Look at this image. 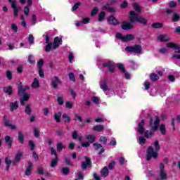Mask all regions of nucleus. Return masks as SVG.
Returning <instances> with one entry per match:
<instances>
[{
    "instance_id": "46",
    "label": "nucleus",
    "mask_w": 180,
    "mask_h": 180,
    "mask_svg": "<svg viewBox=\"0 0 180 180\" xmlns=\"http://www.w3.org/2000/svg\"><path fill=\"white\" fill-rule=\"evenodd\" d=\"M25 113L27 115H32V109L30 108V105H27L25 108Z\"/></svg>"
},
{
    "instance_id": "36",
    "label": "nucleus",
    "mask_w": 180,
    "mask_h": 180,
    "mask_svg": "<svg viewBox=\"0 0 180 180\" xmlns=\"http://www.w3.org/2000/svg\"><path fill=\"white\" fill-rule=\"evenodd\" d=\"M159 129L162 134L165 135L167 134V129H165V124H161L159 127Z\"/></svg>"
},
{
    "instance_id": "48",
    "label": "nucleus",
    "mask_w": 180,
    "mask_h": 180,
    "mask_svg": "<svg viewBox=\"0 0 180 180\" xmlns=\"http://www.w3.org/2000/svg\"><path fill=\"white\" fill-rule=\"evenodd\" d=\"M100 143H102L103 144H106L108 143V139H106V137L101 136L99 140Z\"/></svg>"
},
{
    "instance_id": "16",
    "label": "nucleus",
    "mask_w": 180,
    "mask_h": 180,
    "mask_svg": "<svg viewBox=\"0 0 180 180\" xmlns=\"http://www.w3.org/2000/svg\"><path fill=\"white\" fill-rule=\"evenodd\" d=\"M104 67H108L110 72H115V65L112 62H108L103 65Z\"/></svg>"
},
{
    "instance_id": "64",
    "label": "nucleus",
    "mask_w": 180,
    "mask_h": 180,
    "mask_svg": "<svg viewBox=\"0 0 180 180\" xmlns=\"http://www.w3.org/2000/svg\"><path fill=\"white\" fill-rule=\"evenodd\" d=\"M29 144H30V149L32 150H34V142H33L32 141H30Z\"/></svg>"
},
{
    "instance_id": "22",
    "label": "nucleus",
    "mask_w": 180,
    "mask_h": 180,
    "mask_svg": "<svg viewBox=\"0 0 180 180\" xmlns=\"http://www.w3.org/2000/svg\"><path fill=\"white\" fill-rule=\"evenodd\" d=\"M167 13H173V22H178V20H179V16L178 15V14L175 13V12H174V11L172 10H167Z\"/></svg>"
},
{
    "instance_id": "54",
    "label": "nucleus",
    "mask_w": 180,
    "mask_h": 180,
    "mask_svg": "<svg viewBox=\"0 0 180 180\" xmlns=\"http://www.w3.org/2000/svg\"><path fill=\"white\" fill-rule=\"evenodd\" d=\"M146 143V139L143 136L139 137V144L143 146Z\"/></svg>"
},
{
    "instance_id": "61",
    "label": "nucleus",
    "mask_w": 180,
    "mask_h": 180,
    "mask_svg": "<svg viewBox=\"0 0 180 180\" xmlns=\"http://www.w3.org/2000/svg\"><path fill=\"white\" fill-rule=\"evenodd\" d=\"M160 53H162V54H167V53H168V49L166 48H162L160 49Z\"/></svg>"
},
{
    "instance_id": "43",
    "label": "nucleus",
    "mask_w": 180,
    "mask_h": 180,
    "mask_svg": "<svg viewBox=\"0 0 180 180\" xmlns=\"http://www.w3.org/2000/svg\"><path fill=\"white\" fill-rule=\"evenodd\" d=\"M150 78L151 81H158V79H160V77L158 75H157V74H155V73H152L150 75Z\"/></svg>"
},
{
    "instance_id": "45",
    "label": "nucleus",
    "mask_w": 180,
    "mask_h": 180,
    "mask_svg": "<svg viewBox=\"0 0 180 180\" xmlns=\"http://www.w3.org/2000/svg\"><path fill=\"white\" fill-rule=\"evenodd\" d=\"M105 12H101L99 14H98V22H102V20H103L105 16Z\"/></svg>"
},
{
    "instance_id": "21",
    "label": "nucleus",
    "mask_w": 180,
    "mask_h": 180,
    "mask_svg": "<svg viewBox=\"0 0 180 180\" xmlns=\"http://www.w3.org/2000/svg\"><path fill=\"white\" fill-rule=\"evenodd\" d=\"M137 131H139L140 134L144 133V120H142L141 122L139 123Z\"/></svg>"
},
{
    "instance_id": "57",
    "label": "nucleus",
    "mask_w": 180,
    "mask_h": 180,
    "mask_svg": "<svg viewBox=\"0 0 180 180\" xmlns=\"http://www.w3.org/2000/svg\"><path fill=\"white\" fill-rule=\"evenodd\" d=\"M11 29L15 32V33H18V26L16 24H11Z\"/></svg>"
},
{
    "instance_id": "7",
    "label": "nucleus",
    "mask_w": 180,
    "mask_h": 180,
    "mask_svg": "<svg viewBox=\"0 0 180 180\" xmlns=\"http://www.w3.org/2000/svg\"><path fill=\"white\" fill-rule=\"evenodd\" d=\"M60 84H61V80H60L58 77L55 76L52 79V82H51V85H52L53 88H54L56 89V88H57V86H58V85H60Z\"/></svg>"
},
{
    "instance_id": "39",
    "label": "nucleus",
    "mask_w": 180,
    "mask_h": 180,
    "mask_svg": "<svg viewBox=\"0 0 180 180\" xmlns=\"http://www.w3.org/2000/svg\"><path fill=\"white\" fill-rule=\"evenodd\" d=\"M117 67L121 72H126V69H124V65L122 63H117Z\"/></svg>"
},
{
    "instance_id": "14",
    "label": "nucleus",
    "mask_w": 180,
    "mask_h": 180,
    "mask_svg": "<svg viewBox=\"0 0 180 180\" xmlns=\"http://www.w3.org/2000/svg\"><path fill=\"white\" fill-rule=\"evenodd\" d=\"M108 22H109L110 25H113L114 26H116L119 25V21L115 18V16L110 15L108 19Z\"/></svg>"
},
{
    "instance_id": "28",
    "label": "nucleus",
    "mask_w": 180,
    "mask_h": 180,
    "mask_svg": "<svg viewBox=\"0 0 180 180\" xmlns=\"http://www.w3.org/2000/svg\"><path fill=\"white\" fill-rule=\"evenodd\" d=\"M132 6L136 12H137L138 13H141V7H140V5H139V4L134 3L132 4Z\"/></svg>"
},
{
    "instance_id": "9",
    "label": "nucleus",
    "mask_w": 180,
    "mask_h": 180,
    "mask_svg": "<svg viewBox=\"0 0 180 180\" xmlns=\"http://www.w3.org/2000/svg\"><path fill=\"white\" fill-rule=\"evenodd\" d=\"M166 46L169 49H174L176 53H180V47L177 44L174 43H167Z\"/></svg>"
},
{
    "instance_id": "29",
    "label": "nucleus",
    "mask_w": 180,
    "mask_h": 180,
    "mask_svg": "<svg viewBox=\"0 0 180 180\" xmlns=\"http://www.w3.org/2000/svg\"><path fill=\"white\" fill-rule=\"evenodd\" d=\"M101 176H103V178H106L108 175H109V170L108 169V167H105L101 172Z\"/></svg>"
},
{
    "instance_id": "42",
    "label": "nucleus",
    "mask_w": 180,
    "mask_h": 180,
    "mask_svg": "<svg viewBox=\"0 0 180 180\" xmlns=\"http://www.w3.org/2000/svg\"><path fill=\"white\" fill-rule=\"evenodd\" d=\"M18 141L21 144H23L25 139L23 138V134L22 131L18 132Z\"/></svg>"
},
{
    "instance_id": "25",
    "label": "nucleus",
    "mask_w": 180,
    "mask_h": 180,
    "mask_svg": "<svg viewBox=\"0 0 180 180\" xmlns=\"http://www.w3.org/2000/svg\"><path fill=\"white\" fill-rule=\"evenodd\" d=\"M29 89H30V86H25L24 87H22L20 86L18 89V94L22 95V94H23V92H25V91H27Z\"/></svg>"
},
{
    "instance_id": "12",
    "label": "nucleus",
    "mask_w": 180,
    "mask_h": 180,
    "mask_svg": "<svg viewBox=\"0 0 180 180\" xmlns=\"http://www.w3.org/2000/svg\"><path fill=\"white\" fill-rule=\"evenodd\" d=\"M30 98V94L29 93H25L22 95V98L20 100V103L22 106H25V102H27L29 101V98Z\"/></svg>"
},
{
    "instance_id": "4",
    "label": "nucleus",
    "mask_w": 180,
    "mask_h": 180,
    "mask_svg": "<svg viewBox=\"0 0 180 180\" xmlns=\"http://www.w3.org/2000/svg\"><path fill=\"white\" fill-rule=\"evenodd\" d=\"M143 48L140 45H135L134 46H127L125 51L128 53H135L136 54H140Z\"/></svg>"
},
{
    "instance_id": "56",
    "label": "nucleus",
    "mask_w": 180,
    "mask_h": 180,
    "mask_svg": "<svg viewBox=\"0 0 180 180\" xmlns=\"http://www.w3.org/2000/svg\"><path fill=\"white\" fill-rule=\"evenodd\" d=\"M28 41L30 42V44H33L34 41V37H33V35L30 34L28 38Z\"/></svg>"
},
{
    "instance_id": "24",
    "label": "nucleus",
    "mask_w": 180,
    "mask_h": 180,
    "mask_svg": "<svg viewBox=\"0 0 180 180\" xmlns=\"http://www.w3.org/2000/svg\"><path fill=\"white\" fill-rule=\"evenodd\" d=\"M5 142L7 143L9 146V148H12V141H13V139L9 136H6L4 138Z\"/></svg>"
},
{
    "instance_id": "34",
    "label": "nucleus",
    "mask_w": 180,
    "mask_h": 180,
    "mask_svg": "<svg viewBox=\"0 0 180 180\" xmlns=\"http://www.w3.org/2000/svg\"><path fill=\"white\" fill-rule=\"evenodd\" d=\"M57 150L59 152H61L63 150V148H66V146L63 144L61 142H58L56 145Z\"/></svg>"
},
{
    "instance_id": "8",
    "label": "nucleus",
    "mask_w": 180,
    "mask_h": 180,
    "mask_svg": "<svg viewBox=\"0 0 180 180\" xmlns=\"http://www.w3.org/2000/svg\"><path fill=\"white\" fill-rule=\"evenodd\" d=\"M121 27L123 30H129L133 28V25L128 21H123Z\"/></svg>"
},
{
    "instance_id": "18",
    "label": "nucleus",
    "mask_w": 180,
    "mask_h": 180,
    "mask_svg": "<svg viewBox=\"0 0 180 180\" xmlns=\"http://www.w3.org/2000/svg\"><path fill=\"white\" fill-rule=\"evenodd\" d=\"M158 40H159V41H169L171 37L167 35L160 34L158 37Z\"/></svg>"
},
{
    "instance_id": "6",
    "label": "nucleus",
    "mask_w": 180,
    "mask_h": 180,
    "mask_svg": "<svg viewBox=\"0 0 180 180\" xmlns=\"http://www.w3.org/2000/svg\"><path fill=\"white\" fill-rule=\"evenodd\" d=\"M165 166L164 165V164L160 163L159 174H160V177L162 180H165L168 179V175L167 174V172H165Z\"/></svg>"
},
{
    "instance_id": "1",
    "label": "nucleus",
    "mask_w": 180,
    "mask_h": 180,
    "mask_svg": "<svg viewBox=\"0 0 180 180\" xmlns=\"http://www.w3.org/2000/svg\"><path fill=\"white\" fill-rule=\"evenodd\" d=\"M154 148L153 147H149V148L147 150V156L146 160L147 161H150L151 158H154V160H156V158L158 157V151H160V142L158 141H155L154 143Z\"/></svg>"
},
{
    "instance_id": "63",
    "label": "nucleus",
    "mask_w": 180,
    "mask_h": 180,
    "mask_svg": "<svg viewBox=\"0 0 180 180\" xmlns=\"http://www.w3.org/2000/svg\"><path fill=\"white\" fill-rule=\"evenodd\" d=\"M51 50V44H47V45L45 47V51H50Z\"/></svg>"
},
{
    "instance_id": "10",
    "label": "nucleus",
    "mask_w": 180,
    "mask_h": 180,
    "mask_svg": "<svg viewBox=\"0 0 180 180\" xmlns=\"http://www.w3.org/2000/svg\"><path fill=\"white\" fill-rule=\"evenodd\" d=\"M61 39L58 37H56L55 39H54V41H53V49H54L56 50V49H58V46H60V44H61Z\"/></svg>"
},
{
    "instance_id": "19",
    "label": "nucleus",
    "mask_w": 180,
    "mask_h": 180,
    "mask_svg": "<svg viewBox=\"0 0 180 180\" xmlns=\"http://www.w3.org/2000/svg\"><path fill=\"white\" fill-rule=\"evenodd\" d=\"M40 87V82H39V79L34 78L33 82L31 84V88L33 89H37V88Z\"/></svg>"
},
{
    "instance_id": "49",
    "label": "nucleus",
    "mask_w": 180,
    "mask_h": 180,
    "mask_svg": "<svg viewBox=\"0 0 180 180\" xmlns=\"http://www.w3.org/2000/svg\"><path fill=\"white\" fill-rule=\"evenodd\" d=\"M62 172L65 175H68V174H70V169H68V167H64L62 169Z\"/></svg>"
},
{
    "instance_id": "62",
    "label": "nucleus",
    "mask_w": 180,
    "mask_h": 180,
    "mask_svg": "<svg viewBox=\"0 0 180 180\" xmlns=\"http://www.w3.org/2000/svg\"><path fill=\"white\" fill-rule=\"evenodd\" d=\"M128 5H129V4L127 3V1H124L122 2V4H121L120 7L122 8H126L127 6H128Z\"/></svg>"
},
{
    "instance_id": "23",
    "label": "nucleus",
    "mask_w": 180,
    "mask_h": 180,
    "mask_svg": "<svg viewBox=\"0 0 180 180\" xmlns=\"http://www.w3.org/2000/svg\"><path fill=\"white\" fill-rule=\"evenodd\" d=\"M94 150H99L101 148V151L98 153V154H102V153H105V149L102 148V145L98 143H94Z\"/></svg>"
},
{
    "instance_id": "55",
    "label": "nucleus",
    "mask_w": 180,
    "mask_h": 180,
    "mask_svg": "<svg viewBox=\"0 0 180 180\" xmlns=\"http://www.w3.org/2000/svg\"><path fill=\"white\" fill-rule=\"evenodd\" d=\"M81 6V2H77L76 3L73 7H72V10L73 11H77L78 9V8H79V6Z\"/></svg>"
},
{
    "instance_id": "30",
    "label": "nucleus",
    "mask_w": 180,
    "mask_h": 180,
    "mask_svg": "<svg viewBox=\"0 0 180 180\" xmlns=\"http://www.w3.org/2000/svg\"><path fill=\"white\" fill-rule=\"evenodd\" d=\"M54 120L56 122H57V123H60V122H61V112H56L54 114Z\"/></svg>"
},
{
    "instance_id": "38",
    "label": "nucleus",
    "mask_w": 180,
    "mask_h": 180,
    "mask_svg": "<svg viewBox=\"0 0 180 180\" xmlns=\"http://www.w3.org/2000/svg\"><path fill=\"white\" fill-rule=\"evenodd\" d=\"M164 25L161 22H155L152 24V27L154 29H161Z\"/></svg>"
},
{
    "instance_id": "44",
    "label": "nucleus",
    "mask_w": 180,
    "mask_h": 180,
    "mask_svg": "<svg viewBox=\"0 0 180 180\" xmlns=\"http://www.w3.org/2000/svg\"><path fill=\"white\" fill-rule=\"evenodd\" d=\"M4 92L8 94V95H12V88L11 87H4Z\"/></svg>"
},
{
    "instance_id": "60",
    "label": "nucleus",
    "mask_w": 180,
    "mask_h": 180,
    "mask_svg": "<svg viewBox=\"0 0 180 180\" xmlns=\"http://www.w3.org/2000/svg\"><path fill=\"white\" fill-rule=\"evenodd\" d=\"M69 78L70 81H75V75H74V73L70 72L69 74Z\"/></svg>"
},
{
    "instance_id": "17",
    "label": "nucleus",
    "mask_w": 180,
    "mask_h": 180,
    "mask_svg": "<svg viewBox=\"0 0 180 180\" xmlns=\"http://www.w3.org/2000/svg\"><path fill=\"white\" fill-rule=\"evenodd\" d=\"M72 136L74 140H79V141H82V140H84V136L78 134L77 131H73Z\"/></svg>"
},
{
    "instance_id": "37",
    "label": "nucleus",
    "mask_w": 180,
    "mask_h": 180,
    "mask_svg": "<svg viewBox=\"0 0 180 180\" xmlns=\"http://www.w3.org/2000/svg\"><path fill=\"white\" fill-rule=\"evenodd\" d=\"M86 139L89 141V143H94L96 138L95 137V135H86Z\"/></svg>"
},
{
    "instance_id": "27",
    "label": "nucleus",
    "mask_w": 180,
    "mask_h": 180,
    "mask_svg": "<svg viewBox=\"0 0 180 180\" xmlns=\"http://www.w3.org/2000/svg\"><path fill=\"white\" fill-rule=\"evenodd\" d=\"M19 108V105H18V102L11 103H10V110L11 112H13V110H16Z\"/></svg>"
},
{
    "instance_id": "58",
    "label": "nucleus",
    "mask_w": 180,
    "mask_h": 180,
    "mask_svg": "<svg viewBox=\"0 0 180 180\" xmlns=\"http://www.w3.org/2000/svg\"><path fill=\"white\" fill-rule=\"evenodd\" d=\"M91 100L96 105H99V98L98 97H92Z\"/></svg>"
},
{
    "instance_id": "32",
    "label": "nucleus",
    "mask_w": 180,
    "mask_h": 180,
    "mask_svg": "<svg viewBox=\"0 0 180 180\" xmlns=\"http://www.w3.org/2000/svg\"><path fill=\"white\" fill-rule=\"evenodd\" d=\"M103 129H105V127H103V125H96L93 127L94 131H103Z\"/></svg>"
},
{
    "instance_id": "5",
    "label": "nucleus",
    "mask_w": 180,
    "mask_h": 180,
    "mask_svg": "<svg viewBox=\"0 0 180 180\" xmlns=\"http://www.w3.org/2000/svg\"><path fill=\"white\" fill-rule=\"evenodd\" d=\"M116 38L120 39V40H122V41H130V40L134 39V36L130 34H127L126 36H123L120 33H117Z\"/></svg>"
},
{
    "instance_id": "20",
    "label": "nucleus",
    "mask_w": 180,
    "mask_h": 180,
    "mask_svg": "<svg viewBox=\"0 0 180 180\" xmlns=\"http://www.w3.org/2000/svg\"><path fill=\"white\" fill-rule=\"evenodd\" d=\"M23 156L22 152H18L15 157V159L13 160V164H18L20 161V158Z\"/></svg>"
},
{
    "instance_id": "40",
    "label": "nucleus",
    "mask_w": 180,
    "mask_h": 180,
    "mask_svg": "<svg viewBox=\"0 0 180 180\" xmlns=\"http://www.w3.org/2000/svg\"><path fill=\"white\" fill-rule=\"evenodd\" d=\"M103 11H108V12H116V9L109 7L108 4L103 7Z\"/></svg>"
},
{
    "instance_id": "52",
    "label": "nucleus",
    "mask_w": 180,
    "mask_h": 180,
    "mask_svg": "<svg viewBox=\"0 0 180 180\" xmlns=\"http://www.w3.org/2000/svg\"><path fill=\"white\" fill-rule=\"evenodd\" d=\"M8 2L10 4H11V8H13V9H15V8H18L16 7V1L14 0H8Z\"/></svg>"
},
{
    "instance_id": "51",
    "label": "nucleus",
    "mask_w": 180,
    "mask_h": 180,
    "mask_svg": "<svg viewBox=\"0 0 180 180\" xmlns=\"http://www.w3.org/2000/svg\"><path fill=\"white\" fill-rule=\"evenodd\" d=\"M98 9L97 7L94 8L93 10L91 11V15L95 16V15H96L98 13Z\"/></svg>"
},
{
    "instance_id": "47",
    "label": "nucleus",
    "mask_w": 180,
    "mask_h": 180,
    "mask_svg": "<svg viewBox=\"0 0 180 180\" xmlns=\"http://www.w3.org/2000/svg\"><path fill=\"white\" fill-rule=\"evenodd\" d=\"M74 103L71 101H67L65 103V106L66 108H68V109H72V106H73Z\"/></svg>"
},
{
    "instance_id": "53",
    "label": "nucleus",
    "mask_w": 180,
    "mask_h": 180,
    "mask_svg": "<svg viewBox=\"0 0 180 180\" xmlns=\"http://www.w3.org/2000/svg\"><path fill=\"white\" fill-rule=\"evenodd\" d=\"M43 65H44V61L43 60V59H40L38 61V68L39 69L41 68Z\"/></svg>"
},
{
    "instance_id": "50",
    "label": "nucleus",
    "mask_w": 180,
    "mask_h": 180,
    "mask_svg": "<svg viewBox=\"0 0 180 180\" xmlns=\"http://www.w3.org/2000/svg\"><path fill=\"white\" fill-rule=\"evenodd\" d=\"M58 105H64V99H63V97L61 96H58Z\"/></svg>"
},
{
    "instance_id": "59",
    "label": "nucleus",
    "mask_w": 180,
    "mask_h": 180,
    "mask_svg": "<svg viewBox=\"0 0 180 180\" xmlns=\"http://www.w3.org/2000/svg\"><path fill=\"white\" fill-rule=\"evenodd\" d=\"M30 11V8L28 6H25L24 8V13L26 15V16L29 15V12Z\"/></svg>"
},
{
    "instance_id": "31",
    "label": "nucleus",
    "mask_w": 180,
    "mask_h": 180,
    "mask_svg": "<svg viewBox=\"0 0 180 180\" xmlns=\"http://www.w3.org/2000/svg\"><path fill=\"white\" fill-rule=\"evenodd\" d=\"M5 126H7V127H9L12 130H16V126L11 124V122L6 120L4 122Z\"/></svg>"
},
{
    "instance_id": "2",
    "label": "nucleus",
    "mask_w": 180,
    "mask_h": 180,
    "mask_svg": "<svg viewBox=\"0 0 180 180\" xmlns=\"http://www.w3.org/2000/svg\"><path fill=\"white\" fill-rule=\"evenodd\" d=\"M129 20L131 23H141V25H147V19L141 15H139L134 11L129 12Z\"/></svg>"
},
{
    "instance_id": "26",
    "label": "nucleus",
    "mask_w": 180,
    "mask_h": 180,
    "mask_svg": "<svg viewBox=\"0 0 180 180\" xmlns=\"http://www.w3.org/2000/svg\"><path fill=\"white\" fill-rule=\"evenodd\" d=\"M57 164H58V156L56 155V158L53 159L51 162V168H54V167H57Z\"/></svg>"
},
{
    "instance_id": "35",
    "label": "nucleus",
    "mask_w": 180,
    "mask_h": 180,
    "mask_svg": "<svg viewBox=\"0 0 180 180\" xmlns=\"http://www.w3.org/2000/svg\"><path fill=\"white\" fill-rule=\"evenodd\" d=\"M62 119L65 123H70L71 122V118L67 114H63Z\"/></svg>"
},
{
    "instance_id": "3",
    "label": "nucleus",
    "mask_w": 180,
    "mask_h": 180,
    "mask_svg": "<svg viewBox=\"0 0 180 180\" xmlns=\"http://www.w3.org/2000/svg\"><path fill=\"white\" fill-rule=\"evenodd\" d=\"M150 126L152 128V132H149L148 131H146L145 132V136L146 137V139H150V137H151V136L154 134V132L158 130V127H160V117H156L154 122H153V120H150Z\"/></svg>"
},
{
    "instance_id": "11",
    "label": "nucleus",
    "mask_w": 180,
    "mask_h": 180,
    "mask_svg": "<svg viewBox=\"0 0 180 180\" xmlns=\"http://www.w3.org/2000/svg\"><path fill=\"white\" fill-rule=\"evenodd\" d=\"M100 86L101 89H103L104 92H105V91H110V88L108 86V82H106V80L101 81L100 82Z\"/></svg>"
},
{
    "instance_id": "41",
    "label": "nucleus",
    "mask_w": 180,
    "mask_h": 180,
    "mask_svg": "<svg viewBox=\"0 0 180 180\" xmlns=\"http://www.w3.org/2000/svg\"><path fill=\"white\" fill-rule=\"evenodd\" d=\"M33 134L34 137H36L37 139L40 137V130L39 129V128H34Z\"/></svg>"
},
{
    "instance_id": "33",
    "label": "nucleus",
    "mask_w": 180,
    "mask_h": 180,
    "mask_svg": "<svg viewBox=\"0 0 180 180\" xmlns=\"http://www.w3.org/2000/svg\"><path fill=\"white\" fill-rule=\"evenodd\" d=\"M5 162L7 164L6 171H9V168H11V165H12V161L9 159V157H6Z\"/></svg>"
},
{
    "instance_id": "15",
    "label": "nucleus",
    "mask_w": 180,
    "mask_h": 180,
    "mask_svg": "<svg viewBox=\"0 0 180 180\" xmlns=\"http://www.w3.org/2000/svg\"><path fill=\"white\" fill-rule=\"evenodd\" d=\"M32 169H33V163H32V162L29 161L28 167H27V169L25 170V175L27 176H30V174H32Z\"/></svg>"
},
{
    "instance_id": "13",
    "label": "nucleus",
    "mask_w": 180,
    "mask_h": 180,
    "mask_svg": "<svg viewBox=\"0 0 180 180\" xmlns=\"http://www.w3.org/2000/svg\"><path fill=\"white\" fill-rule=\"evenodd\" d=\"M85 160H86V162H82V169H86L87 167H91V159L86 157Z\"/></svg>"
}]
</instances>
